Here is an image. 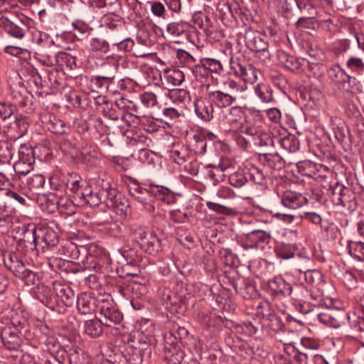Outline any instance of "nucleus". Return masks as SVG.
<instances>
[{
    "mask_svg": "<svg viewBox=\"0 0 364 364\" xmlns=\"http://www.w3.org/2000/svg\"><path fill=\"white\" fill-rule=\"evenodd\" d=\"M113 45L117 46L118 48L122 50L129 51L134 47V43L130 38H125L120 41H114Z\"/></svg>",
    "mask_w": 364,
    "mask_h": 364,
    "instance_id": "64",
    "label": "nucleus"
},
{
    "mask_svg": "<svg viewBox=\"0 0 364 364\" xmlns=\"http://www.w3.org/2000/svg\"><path fill=\"white\" fill-rule=\"evenodd\" d=\"M178 60L183 67H188L192 70L197 64H195V58L185 50H180L177 54Z\"/></svg>",
    "mask_w": 364,
    "mask_h": 364,
    "instance_id": "48",
    "label": "nucleus"
},
{
    "mask_svg": "<svg viewBox=\"0 0 364 364\" xmlns=\"http://www.w3.org/2000/svg\"><path fill=\"white\" fill-rule=\"evenodd\" d=\"M350 255L358 261L364 262V242H350L348 245Z\"/></svg>",
    "mask_w": 364,
    "mask_h": 364,
    "instance_id": "45",
    "label": "nucleus"
},
{
    "mask_svg": "<svg viewBox=\"0 0 364 364\" xmlns=\"http://www.w3.org/2000/svg\"><path fill=\"white\" fill-rule=\"evenodd\" d=\"M291 284L280 277H275L268 282V289L272 295L287 297Z\"/></svg>",
    "mask_w": 364,
    "mask_h": 364,
    "instance_id": "21",
    "label": "nucleus"
},
{
    "mask_svg": "<svg viewBox=\"0 0 364 364\" xmlns=\"http://www.w3.org/2000/svg\"><path fill=\"white\" fill-rule=\"evenodd\" d=\"M254 91L261 102L265 104H272L275 102L273 90L270 85L263 82L259 83L255 86Z\"/></svg>",
    "mask_w": 364,
    "mask_h": 364,
    "instance_id": "23",
    "label": "nucleus"
},
{
    "mask_svg": "<svg viewBox=\"0 0 364 364\" xmlns=\"http://www.w3.org/2000/svg\"><path fill=\"white\" fill-rule=\"evenodd\" d=\"M241 132L245 134L247 136L248 141H252L254 144V140L258 136L260 133L262 132L261 129L256 127H252L249 125H243L240 128Z\"/></svg>",
    "mask_w": 364,
    "mask_h": 364,
    "instance_id": "49",
    "label": "nucleus"
},
{
    "mask_svg": "<svg viewBox=\"0 0 364 364\" xmlns=\"http://www.w3.org/2000/svg\"><path fill=\"white\" fill-rule=\"evenodd\" d=\"M133 233L141 248L149 254H154L161 250V240L156 233L146 227L135 226Z\"/></svg>",
    "mask_w": 364,
    "mask_h": 364,
    "instance_id": "5",
    "label": "nucleus"
},
{
    "mask_svg": "<svg viewBox=\"0 0 364 364\" xmlns=\"http://www.w3.org/2000/svg\"><path fill=\"white\" fill-rule=\"evenodd\" d=\"M16 110L15 107H14L11 103L9 102H0V117L6 120L7 119H10L14 114V112Z\"/></svg>",
    "mask_w": 364,
    "mask_h": 364,
    "instance_id": "57",
    "label": "nucleus"
},
{
    "mask_svg": "<svg viewBox=\"0 0 364 364\" xmlns=\"http://www.w3.org/2000/svg\"><path fill=\"white\" fill-rule=\"evenodd\" d=\"M248 180L252 181L256 184L262 185L265 181V176L262 170L258 168L252 167L251 169H247Z\"/></svg>",
    "mask_w": 364,
    "mask_h": 364,
    "instance_id": "47",
    "label": "nucleus"
},
{
    "mask_svg": "<svg viewBox=\"0 0 364 364\" xmlns=\"http://www.w3.org/2000/svg\"><path fill=\"white\" fill-rule=\"evenodd\" d=\"M4 264L14 274L19 273V270L23 269V262L18 258L16 253H10L4 259Z\"/></svg>",
    "mask_w": 364,
    "mask_h": 364,
    "instance_id": "35",
    "label": "nucleus"
},
{
    "mask_svg": "<svg viewBox=\"0 0 364 364\" xmlns=\"http://www.w3.org/2000/svg\"><path fill=\"white\" fill-rule=\"evenodd\" d=\"M279 62L289 70L296 71L300 68L301 63L299 60L285 52L279 53Z\"/></svg>",
    "mask_w": 364,
    "mask_h": 364,
    "instance_id": "33",
    "label": "nucleus"
},
{
    "mask_svg": "<svg viewBox=\"0 0 364 364\" xmlns=\"http://www.w3.org/2000/svg\"><path fill=\"white\" fill-rule=\"evenodd\" d=\"M296 25L299 28L314 29L315 22L313 18L301 17L296 22Z\"/></svg>",
    "mask_w": 364,
    "mask_h": 364,
    "instance_id": "63",
    "label": "nucleus"
},
{
    "mask_svg": "<svg viewBox=\"0 0 364 364\" xmlns=\"http://www.w3.org/2000/svg\"><path fill=\"white\" fill-rule=\"evenodd\" d=\"M223 71V66L220 61L216 58H203L200 60V63L193 69V74L197 77L200 75H205L207 73L220 75Z\"/></svg>",
    "mask_w": 364,
    "mask_h": 364,
    "instance_id": "12",
    "label": "nucleus"
},
{
    "mask_svg": "<svg viewBox=\"0 0 364 364\" xmlns=\"http://www.w3.org/2000/svg\"><path fill=\"white\" fill-rule=\"evenodd\" d=\"M191 156V153L187 147L181 146L179 149H173L171 152V157L176 163L181 165L186 162Z\"/></svg>",
    "mask_w": 364,
    "mask_h": 364,
    "instance_id": "43",
    "label": "nucleus"
},
{
    "mask_svg": "<svg viewBox=\"0 0 364 364\" xmlns=\"http://www.w3.org/2000/svg\"><path fill=\"white\" fill-rule=\"evenodd\" d=\"M31 232L35 247H39L43 250L55 246L58 242L57 232L49 226L38 225L32 229Z\"/></svg>",
    "mask_w": 364,
    "mask_h": 364,
    "instance_id": "6",
    "label": "nucleus"
},
{
    "mask_svg": "<svg viewBox=\"0 0 364 364\" xmlns=\"http://www.w3.org/2000/svg\"><path fill=\"white\" fill-rule=\"evenodd\" d=\"M100 300L92 297L89 294L82 293L77 296V309L81 314H88L98 310Z\"/></svg>",
    "mask_w": 364,
    "mask_h": 364,
    "instance_id": "18",
    "label": "nucleus"
},
{
    "mask_svg": "<svg viewBox=\"0 0 364 364\" xmlns=\"http://www.w3.org/2000/svg\"><path fill=\"white\" fill-rule=\"evenodd\" d=\"M308 295L309 290L303 284H291L287 297L298 301L304 300Z\"/></svg>",
    "mask_w": 364,
    "mask_h": 364,
    "instance_id": "34",
    "label": "nucleus"
},
{
    "mask_svg": "<svg viewBox=\"0 0 364 364\" xmlns=\"http://www.w3.org/2000/svg\"><path fill=\"white\" fill-rule=\"evenodd\" d=\"M0 340L9 350H18L21 346V338L15 327H6L1 331Z\"/></svg>",
    "mask_w": 364,
    "mask_h": 364,
    "instance_id": "16",
    "label": "nucleus"
},
{
    "mask_svg": "<svg viewBox=\"0 0 364 364\" xmlns=\"http://www.w3.org/2000/svg\"><path fill=\"white\" fill-rule=\"evenodd\" d=\"M151 339L141 333L134 336L124 349V356L129 364H141L151 354Z\"/></svg>",
    "mask_w": 364,
    "mask_h": 364,
    "instance_id": "2",
    "label": "nucleus"
},
{
    "mask_svg": "<svg viewBox=\"0 0 364 364\" xmlns=\"http://www.w3.org/2000/svg\"><path fill=\"white\" fill-rule=\"evenodd\" d=\"M330 126L333 131L335 138L342 143L346 137V126L345 122L338 117H331Z\"/></svg>",
    "mask_w": 364,
    "mask_h": 364,
    "instance_id": "28",
    "label": "nucleus"
},
{
    "mask_svg": "<svg viewBox=\"0 0 364 364\" xmlns=\"http://www.w3.org/2000/svg\"><path fill=\"white\" fill-rule=\"evenodd\" d=\"M193 336L188 331L182 326H178L175 332H169L164 335V349L166 358L171 364H181L185 356V353L181 350L183 346H188Z\"/></svg>",
    "mask_w": 364,
    "mask_h": 364,
    "instance_id": "1",
    "label": "nucleus"
},
{
    "mask_svg": "<svg viewBox=\"0 0 364 364\" xmlns=\"http://www.w3.org/2000/svg\"><path fill=\"white\" fill-rule=\"evenodd\" d=\"M328 191L333 204L342 207L343 210L350 213L357 208V200L355 194L343 185L336 183L335 187L331 186Z\"/></svg>",
    "mask_w": 364,
    "mask_h": 364,
    "instance_id": "4",
    "label": "nucleus"
},
{
    "mask_svg": "<svg viewBox=\"0 0 364 364\" xmlns=\"http://www.w3.org/2000/svg\"><path fill=\"white\" fill-rule=\"evenodd\" d=\"M166 78L168 82L173 85H180L184 80V74L180 70L174 69L167 74Z\"/></svg>",
    "mask_w": 364,
    "mask_h": 364,
    "instance_id": "54",
    "label": "nucleus"
},
{
    "mask_svg": "<svg viewBox=\"0 0 364 364\" xmlns=\"http://www.w3.org/2000/svg\"><path fill=\"white\" fill-rule=\"evenodd\" d=\"M151 196L167 204L173 201V196L168 188L154 183H150L149 188H141L134 198L144 205V210L149 213H153L155 207L151 200Z\"/></svg>",
    "mask_w": 364,
    "mask_h": 364,
    "instance_id": "3",
    "label": "nucleus"
},
{
    "mask_svg": "<svg viewBox=\"0 0 364 364\" xmlns=\"http://www.w3.org/2000/svg\"><path fill=\"white\" fill-rule=\"evenodd\" d=\"M102 112L103 115L111 120L118 121L122 119V114L114 108L112 104H107L102 107Z\"/></svg>",
    "mask_w": 364,
    "mask_h": 364,
    "instance_id": "51",
    "label": "nucleus"
},
{
    "mask_svg": "<svg viewBox=\"0 0 364 364\" xmlns=\"http://www.w3.org/2000/svg\"><path fill=\"white\" fill-rule=\"evenodd\" d=\"M110 208L122 216H127L131 213L129 201L123 196L119 198Z\"/></svg>",
    "mask_w": 364,
    "mask_h": 364,
    "instance_id": "40",
    "label": "nucleus"
},
{
    "mask_svg": "<svg viewBox=\"0 0 364 364\" xmlns=\"http://www.w3.org/2000/svg\"><path fill=\"white\" fill-rule=\"evenodd\" d=\"M299 272L303 274L306 282L313 287H316L323 281L322 274L318 269H307L305 271L299 269Z\"/></svg>",
    "mask_w": 364,
    "mask_h": 364,
    "instance_id": "31",
    "label": "nucleus"
},
{
    "mask_svg": "<svg viewBox=\"0 0 364 364\" xmlns=\"http://www.w3.org/2000/svg\"><path fill=\"white\" fill-rule=\"evenodd\" d=\"M190 146L196 154H204L207 147L206 137L201 133L194 134L190 141Z\"/></svg>",
    "mask_w": 364,
    "mask_h": 364,
    "instance_id": "30",
    "label": "nucleus"
},
{
    "mask_svg": "<svg viewBox=\"0 0 364 364\" xmlns=\"http://www.w3.org/2000/svg\"><path fill=\"white\" fill-rule=\"evenodd\" d=\"M11 127L18 130L19 135H23L27 131L28 124L21 117L14 116V121L11 123Z\"/></svg>",
    "mask_w": 364,
    "mask_h": 364,
    "instance_id": "60",
    "label": "nucleus"
},
{
    "mask_svg": "<svg viewBox=\"0 0 364 364\" xmlns=\"http://www.w3.org/2000/svg\"><path fill=\"white\" fill-rule=\"evenodd\" d=\"M270 240V233L262 230H254L245 235L247 246L253 249H263Z\"/></svg>",
    "mask_w": 364,
    "mask_h": 364,
    "instance_id": "14",
    "label": "nucleus"
},
{
    "mask_svg": "<svg viewBox=\"0 0 364 364\" xmlns=\"http://www.w3.org/2000/svg\"><path fill=\"white\" fill-rule=\"evenodd\" d=\"M103 22L106 27L110 30L117 29L122 26V18L115 14H108L103 17Z\"/></svg>",
    "mask_w": 364,
    "mask_h": 364,
    "instance_id": "44",
    "label": "nucleus"
},
{
    "mask_svg": "<svg viewBox=\"0 0 364 364\" xmlns=\"http://www.w3.org/2000/svg\"><path fill=\"white\" fill-rule=\"evenodd\" d=\"M193 21L194 25L203 31L208 28L209 18L202 12H196L193 15Z\"/></svg>",
    "mask_w": 364,
    "mask_h": 364,
    "instance_id": "50",
    "label": "nucleus"
},
{
    "mask_svg": "<svg viewBox=\"0 0 364 364\" xmlns=\"http://www.w3.org/2000/svg\"><path fill=\"white\" fill-rule=\"evenodd\" d=\"M34 164L33 150L26 145H21L18 149V160L13 166L15 173L19 176H26L33 170Z\"/></svg>",
    "mask_w": 364,
    "mask_h": 364,
    "instance_id": "8",
    "label": "nucleus"
},
{
    "mask_svg": "<svg viewBox=\"0 0 364 364\" xmlns=\"http://www.w3.org/2000/svg\"><path fill=\"white\" fill-rule=\"evenodd\" d=\"M98 311L101 317L99 318L106 326L118 324L122 320V313L116 308L112 302L100 300L98 304Z\"/></svg>",
    "mask_w": 364,
    "mask_h": 364,
    "instance_id": "9",
    "label": "nucleus"
},
{
    "mask_svg": "<svg viewBox=\"0 0 364 364\" xmlns=\"http://www.w3.org/2000/svg\"><path fill=\"white\" fill-rule=\"evenodd\" d=\"M248 181L247 170L236 171L229 176L230 184L235 188H241Z\"/></svg>",
    "mask_w": 364,
    "mask_h": 364,
    "instance_id": "39",
    "label": "nucleus"
},
{
    "mask_svg": "<svg viewBox=\"0 0 364 364\" xmlns=\"http://www.w3.org/2000/svg\"><path fill=\"white\" fill-rule=\"evenodd\" d=\"M245 46L252 51L256 53H267L269 43L265 36L256 31H247L245 33Z\"/></svg>",
    "mask_w": 364,
    "mask_h": 364,
    "instance_id": "11",
    "label": "nucleus"
},
{
    "mask_svg": "<svg viewBox=\"0 0 364 364\" xmlns=\"http://www.w3.org/2000/svg\"><path fill=\"white\" fill-rule=\"evenodd\" d=\"M73 35L78 40L84 39L90 33L89 26L81 21L73 22Z\"/></svg>",
    "mask_w": 364,
    "mask_h": 364,
    "instance_id": "41",
    "label": "nucleus"
},
{
    "mask_svg": "<svg viewBox=\"0 0 364 364\" xmlns=\"http://www.w3.org/2000/svg\"><path fill=\"white\" fill-rule=\"evenodd\" d=\"M84 196L79 200L82 205L87 204L90 207L98 206L102 200V193L101 192H93L91 188L86 185L84 191Z\"/></svg>",
    "mask_w": 364,
    "mask_h": 364,
    "instance_id": "24",
    "label": "nucleus"
},
{
    "mask_svg": "<svg viewBox=\"0 0 364 364\" xmlns=\"http://www.w3.org/2000/svg\"><path fill=\"white\" fill-rule=\"evenodd\" d=\"M85 186V183H82L74 186L73 188V186H68L67 190H68L70 193L73 194V198L75 200H80L82 199V196H84Z\"/></svg>",
    "mask_w": 364,
    "mask_h": 364,
    "instance_id": "62",
    "label": "nucleus"
},
{
    "mask_svg": "<svg viewBox=\"0 0 364 364\" xmlns=\"http://www.w3.org/2000/svg\"><path fill=\"white\" fill-rule=\"evenodd\" d=\"M47 129L56 134H63L66 132L65 123L55 116H50L46 122Z\"/></svg>",
    "mask_w": 364,
    "mask_h": 364,
    "instance_id": "36",
    "label": "nucleus"
},
{
    "mask_svg": "<svg viewBox=\"0 0 364 364\" xmlns=\"http://www.w3.org/2000/svg\"><path fill=\"white\" fill-rule=\"evenodd\" d=\"M14 274L15 276L22 279L28 286L33 285L35 284V281L36 279V273L27 269L25 264L23 266V269L19 270V273L16 272Z\"/></svg>",
    "mask_w": 364,
    "mask_h": 364,
    "instance_id": "46",
    "label": "nucleus"
},
{
    "mask_svg": "<svg viewBox=\"0 0 364 364\" xmlns=\"http://www.w3.org/2000/svg\"><path fill=\"white\" fill-rule=\"evenodd\" d=\"M230 65L233 73L240 77L244 81L253 84L257 80L259 72L245 58L232 57Z\"/></svg>",
    "mask_w": 364,
    "mask_h": 364,
    "instance_id": "7",
    "label": "nucleus"
},
{
    "mask_svg": "<svg viewBox=\"0 0 364 364\" xmlns=\"http://www.w3.org/2000/svg\"><path fill=\"white\" fill-rule=\"evenodd\" d=\"M307 203V198L300 193L286 191L282 194V203L287 208L296 210L306 205Z\"/></svg>",
    "mask_w": 364,
    "mask_h": 364,
    "instance_id": "17",
    "label": "nucleus"
},
{
    "mask_svg": "<svg viewBox=\"0 0 364 364\" xmlns=\"http://www.w3.org/2000/svg\"><path fill=\"white\" fill-rule=\"evenodd\" d=\"M346 66L351 71L360 74L364 70V63L361 58L351 57L347 63Z\"/></svg>",
    "mask_w": 364,
    "mask_h": 364,
    "instance_id": "53",
    "label": "nucleus"
},
{
    "mask_svg": "<svg viewBox=\"0 0 364 364\" xmlns=\"http://www.w3.org/2000/svg\"><path fill=\"white\" fill-rule=\"evenodd\" d=\"M276 252L278 257L283 259H288L294 256V250H292L291 247L288 245H282L277 247Z\"/></svg>",
    "mask_w": 364,
    "mask_h": 364,
    "instance_id": "61",
    "label": "nucleus"
},
{
    "mask_svg": "<svg viewBox=\"0 0 364 364\" xmlns=\"http://www.w3.org/2000/svg\"><path fill=\"white\" fill-rule=\"evenodd\" d=\"M194 111L197 117L205 122L213 117V106L206 95L205 98H197L194 102Z\"/></svg>",
    "mask_w": 364,
    "mask_h": 364,
    "instance_id": "15",
    "label": "nucleus"
},
{
    "mask_svg": "<svg viewBox=\"0 0 364 364\" xmlns=\"http://www.w3.org/2000/svg\"><path fill=\"white\" fill-rule=\"evenodd\" d=\"M103 325L99 318L87 320L84 323V332L91 338H97L103 332Z\"/></svg>",
    "mask_w": 364,
    "mask_h": 364,
    "instance_id": "27",
    "label": "nucleus"
},
{
    "mask_svg": "<svg viewBox=\"0 0 364 364\" xmlns=\"http://www.w3.org/2000/svg\"><path fill=\"white\" fill-rule=\"evenodd\" d=\"M360 306L363 310V315L357 316L355 314H353L352 316L348 317V321L351 328L360 333H364V293L360 297Z\"/></svg>",
    "mask_w": 364,
    "mask_h": 364,
    "instance_id": "37",
    "label": "nucleus"
},
{
    "mask_svg": "<svg viewBox=\"0 0 364 364\" xmlns=\"http://www.w3.org/2000/svg\"><path fill=\"white\" fill-rule=\"evenodd\" d=\"M213 106L218 108H227L236 101V97L230 93H225L220 90L208 92L207 94Z\"/></svg>",
    "mask_w": 364,
    "mask_h": 364,
    "instance_id": "19",
    "label": "nucleus"
},
{
    "mask_svg": "<svg viewBox=\"0 0 364 364\" xmlns=\"http://www.w3.org/2000/svg\"><path fill=\"white\" fill-rule=\"evenodd\" d=\"M264 161V166L271 170H279L284 166V161L278 154L271 152L263 153Z\"/></svg>",
    "mask_w": 364,
    "mask_h": 364,
    "instance_id": "29",
    "label": "nucleus"
},
{
    "mask_svg": "<svg viewBox=\"0 0 364 364\" xmlns=\"http://www.w3.org/2000/svg\"><path fill=\"white\" fill-rule=\"evenodd\" d=\"M350 40L341 39L332 44V50L337 55L346 52L350 48Z\"/></svg>",
    "mask_w": 364,
    "mask_h": 364,
    "instance_id": "59",
    "label": "nucleus"
},
{
    "mask_svg": "<svg viewBox=\"0 0 364 364\" xmlns=\"http://www.w3.org/2000/svg\"><path fill=\"white\" fill-rule=\"evenodd\" d=\"M90 49L92 51H100L105 53L109 50V43L100 38H94L90 42Z\"/></svg>",
    "mask_w": 364,
    "mask_h": 364,
    "instance_id": "55",
    "label": "nucleus"
},
{
    "mask_svg": "<svg viewBox=\"0 0 364 364\" xmlns=\"http://www.w3.org/2000/svg\"><path fill=\"white\" fill-rule=\"evenodd\" d=\"M102 193V198H105L104 202L109 208L113 207V204L117 202L119 198L122 196L117 189L111 188L103 189Z\"/></svg>",
    "mask_w": 364,
    "mask_h": 364,
    "instance_id": "42",
    "label": "nucleus"
},
{
    "mask_svg": "<svg viewBox=\"0 0 364 364\" xmlns=\"http://www.w3.org/2000/svg\"><path fill=\"white\" fill-rule=\"evenodd\" d=\"M349 316H350L344 310L335 307L326 308L318 314V318L321 323L334 328H339Z\"/></svg>",
    "mask_w": 364,
    "mask_h": 364,
    "instance_id": "10",
    "label": "nucleus"
},
{
    "mask_svg": "<svg viewBox=\"0 0 364 364\" xmlns=\"http://www.w3.org/2000/svg\"><path fill=\"white\" fill-rule=\"evenodd\" d=\"M45 177L41 174H35L27 182L28 188L32 191H37L45 184Z\"/></svg>",
    "mask_w": 364,
    "mask_h": 364,
    "instance_id": "56",
    "label": "nucleus"
},
{
    "mask_svg": "<svg viewBox=\"0 0 364 364\" xmlns=\"http://www.w3.org/2000/svg\"><path fill=\"white\" fill-rule=\"evenodd\" d=\"M140 98L142 104L147 108L154 107L158 103L156 95L151 92H144Z\"/></svg>",
    "mask_w": 364,
    "mask_h": 364,
    "instance_id": "58",
    "label": "nucleus"
},
{
    "mask_svg": "<svg viewBox=\"0 0 364 364\" xmlns=\"http://www.w3.org/2000/svg\"><path fill=\"white\" fill-rule=\"evenodd\" d=\"M277 143L287 151L294 153L299 149V141L294 134H288L283 137H276Z\"/></svg>",
    "mask_w": 364,
    "mask_h": 364,
    "instance_id": "26",
    "label": "nucleus"
},
{
    "mask_svg": "<svg viewBox=\"0 0 364 364\" xmlns=\"http://www.w3.org/2000/svg\"><path fill=\"white\" fill-rule=\"evenodd\" d=\"M186 28V26L185 24L178 22H173L167 25L166 31L173 37H178L185 32Z\"/></svg>",
    "mask_w": 364,
    "mask_h": 364,
    "instance_id": "52",
    "label": "nucleus"
},
{
    "mask_svg": "<svg viewBox=\"0 0 364 364\" xmlns=\"http://www.w3.org/2000/svg\"><path fill=\"white\" fill-rule=\"evenodd\" d=\"M29 20L25 16L16 17L13 21L6 20L4 23L5 31L11 36L22 38L28 30Z\"/></svg>",
    "mask_w": 364,
    "mask_h": 364,
    "instance_id": "13",
    "label": "nucleus"
},
{
    "mask_svg": "<svg viewBox=\"0 0 364 364\" xmlns=\"http://www.w3.org/2000/svg\"><path fill=\"white\" fill-rule=\"evenodd\" d=\"M69 177L68 172H63L60 170L54 171L49 178L50 188L62 193H67Z\"/></svg>",
    "mask_w": 364,
    "mask_h": 364,
    "instance_id": "22",
    "label": "nucleus"
},
{
    "mask_svg": "<svg viewBox=\"0 0 364 364\" xmlns=\"http://www.w3.org/2000/svg\"><path fill=\"white\" fill-rule=\"evenodd\" d=\"M327 73L332 81L343 87L346 84L349 85L350 83V77L339 65L331 67Z\"/></svg>",
    "mask_w": 364,
    "mask_h": 364,
    "instance_id": "25",
    "label": "nucleus"
},
{
    "mask_svg": "<svg viewBox=\"0 0 364 364\" xmlns=\"http://www.w3.org/2000/svg\"><path fill=\"white\" fill-rule=\"evenodd\" d=\"M277 142L276 137H272L269 133L262 132L254 140L255 146L263 148L267 151H270L274 147Z\"/></svg>",
    "mask_w": 364,
    "mask_h": 364,
    "instance_id": "32",
    "label": "nucleus"
},
{
    "mask_svg": "<svg viewBox=\"0 0 364 364\" xmlns=\"http://www.w3.org/2000/svg\"><path fill=\"white\" fill-rule=\"evenodd\" d=\"M169 96L173 102L183 105L191 100L190 93L185 89H173L170 91Z\"/></svg>",
    "mask_w": 364,
    "mask_h": 364,
    "instance_id": "38",
    "label": "nucleus"
},
{
    "mask_svg": "<svg viewBox=\"0 0 364 364\" xmlns=\"http://www.w3.org/2000/svg\"><path fill=\"white\" fill-rule=\"evenodd\" d=\"M244 112L240 107H232L228 109L223 114L224 123L228 124L232 129H240L242 126Z\"/></svg>",
    "mask_w": 364,
    "mask_h": 364,
    "instance_id": "20",
    "label": "nucleus"
}]
</instances>
